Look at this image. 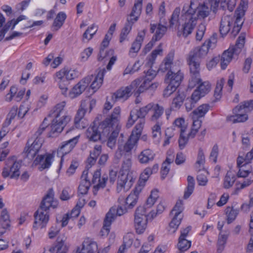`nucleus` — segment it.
<instances>
[{
  "label": "nucleus",
  "mask_w": 253,
  "mask_h": 253,
  "mask_svg": "<svg viewBox=\"0 0 253 253\" xmlns=\"http://www.w3.org/2000/svg\"><path fill=\"white\" fill-rule=\"evenodd\" d=\"M120 113V108L115 107L109 118H106L98 125L94 123L93 125L89 127L85 132L87 138L90 141L95 142L101 137H106L114 127H120L118 125Z\"/></svg>",
  "instance_id": "f257e3e1"
},
{
  "label": "nucleus",
  "mask_w": 253,
  "mask_h": 253,
  "mask_svg": "<svg viewBox=\"0 0 253 253\" xmlns=\"http://www.w3.org/2000/svg\"><path fill=\"white\" fill-rule=\"evenodd\" d=\"M220 0H191L190 4L184 5L182 11L198 18H205L208 16L210 11L214 12L218 6Z\"/></svg>",
  "instance_id": "f03ea898"
},
{
  "label": "nucleus",
  "mask_w": 253,
  "mask_h": 253,
  "mask_svg": "<svg viewBox=\"0 0 253 253\" xmlns=\"http://www.w3.org/2000/svg\"><path fill=\"white\" fill-rule=\"evenodd\" d=\"M57 202L54 201V191L52 188L49 189L43 198L39 208L34 213L35 221L33 228H42L47 224L49 215L48 210L50 208L55 209L57 207Z\"/></svg>",
  "instance_id": "7ed1b4c3"
},
{
  "label": "nucleus",
  "mask_w": 253,
  "mask_h": 253,
  "mask_svg": "<svg viewBox=\"0 0 253 253\" xmlns=\"http://www.w3.org/2000/svg\"><path fill=\"white\" fill-rule=\"evenodd\" d=\"M65 101L56 104L49 114V116L54 117L50 126L49 137L57 136L70 121L71 117L65 109Z\"/></svg>",
  "instance_id": "20e7f679"
},
{
  "label": "nucleus",
  "mask_w": 253,
  "mask_h": 253,
  "mask_svg": "<svg viewBox=\"0 0 253 253\" xmlns=\"http://www.w3.org/2000/svg\"><path fill=\"white\" fill-rule=\"evenodd\" d=\"M164 108L158 104L153 103H149L139 108V109H133L130 112L129 117L126 124L127 127H130L138 119V118H145L146 115L149 111H152L153 114L151 117L152 121H157L163 114Z\"/></svg>",
  "instance_id": "39448f33"
},
{
  "label": "nucleus",
  "mask_w": 253,
  "mask_h": 253,
  "mask_svg": "<svg viewBox=\"0 0 253 253\" xmlns=\"http://www.w3.org/2000/svg\"><path fill=\"white\" fill-rule=\"evenodd\" d=\"M245 41V35L241 34L238 37L236 44L225 51L222 54L221 57V67L225 69L228 64L230 62L234 55L237 56L241 51L244 46Z\"/></svg>",
  "instance_id": "423d86ee"
},
{
  "label": "nucleus",
  "mask_w": 253,
  "mask_h": 253,
  "mask_svg": "<svg viewBox=\"0 0 253 253\" xmlns=\"http://www.w3.org/2000/svg\"><path fill=\"white\" fill-rule=\"evenodd\" d=\"M249 108L253 109V100L245 101L240 103L239 105L233 109L234 115L227 117V120L232 121L234 124L246 121L248 117L246 110Z\"/></svg>",
  "instance_id": "0eeeda50"
},
{
  "label": "nucleus",
  "mask_w": 253,
  "mask_h": 253,
  "mask_svg": "<svg viewBox=\"0 0 253 253\" xmlns=\"http://www.w3.org/2000/svg\"><path fill=\"white\" fill-rule=\"evenodd\" d=\"M190 68L191 79L189 82V87L193 88L202 81L200 78V60L195 59L191 57H189L188 60Z\"/></svg>",
  "instance_id": "6e6552de"
},
{
  "label": "nucleus",
  "mask_w": 253,
  "mask_h": 253,
  "mask_svg": "<svg viewBox=\"0 0 253 253\" xmlns=\"http://www.w3.org/2000/svg\"><path fill=\"white\" fill-rule=\"evenodd\" d=\"M147 219L146 208L141 206L137 207L134 219V227L137 233L144 232L147 226Z\"/></svg>",
  "instance_id": "1a4fd4ad"
},
{
  "label": "nucleus",
  "mask_w": 253,
  "mask_h": 253,
  "mask_svg": "<svg viewBox=\"0 0 253 253\" xmlns=\"http://www.w3.org/2000/svg\"><path fill=\"white\" fill-rule=\"evenodd\" d=\"M137 137L134 136V132L130 135L128 139L124 145L119 144L115 157L120 160L123 156L131 155V150L137 142Z\"/></svg>",
  "instance_id": "9d476101"
},
{
  "label": "nucleus",
  "mask_w": 253,
  "mask_h": 253,
  "mask_svg": "<svg viewBox=\"0 0 253 253\" xmlns=\"http://www.w3.org/2000/svg\"><path fill=\"white\" fill-rule=\"evenodd\" d=\"M42 143L43 140H41L40 138L35 140H33V138L29 139L24 149L25 159H27L30 161H34L35 157L39 155L38 153L41 150Z\"/></svg>",
  "instance_id": "9b49d317"
},
{
  "label": "nucleus",
  "mask_w": 253,
  "mask_h": 253,
  "mask_svg": "<svg viewBox=\"0 0 253 253\" xmlns=\"http://www.w3.org/2000/svg\"><path fill=\"white\" fill-rule=\"evenodd\" d=\"M141 81L139 79H137L133 81L129 85L118 90L112 95V100L115 102L119 99H123L124 100L127 99L132 92L135 94L134 89L138 87Z\"/></svg>",
  "instance_id": "f8f14e48"
},
{
  "label": "nucleus",
  "mask_w": 253,
  "mask_h": 253,
  "mask_svg": "<svg viewBox=\"0 0 253 253\" xmlns=\"http://www.w3.org/2000/svg\"><path fill=\"white\" fill-rule=\"evenodd\" d=\"M141 81L139 79H137L133 81L129 85L118 90L112 95V100L115 102L119 99H123L124 100L127 99L132 92L135 94L134 89L138 87Z\"/></svg>",
  "instance_id": "ddd939ff"
},
{
  "label": "nucleus",
  "mask_w": 253,
  "mask_h": 253,
  "mask_svg": "<svg viewBox=\"0 0 253 253\" xmlns=\"http://www.w3.org/2000/svg\"><path fill=\"white\" fill-rule=\"evenodd\" d=\"M6 165V167L3 169L2 172L3 177L6 178L10 176L11 178H18L20 175L21 163L16 161L15 157H13L8 159Z\"/></svg>",
  "instance_id": "4468645a"
},
{
  "label": "nucleus",
  "mask_w": 253,
  "mask_h": 253,
  "mask_svg": "<svg viewBox=\"0 0 253 253\" xmlns=\"http://www.w3.org/2000/svg\"><path fill=\"white\" fill-rule=\"evenodd\" d=\"M183 13L182 17L185 20L184 24L182 26L181 31H179L177 33L178 36L181 35L184 37H187L189 35L191 34L197 24V20L196 18L187 13L185 11H182Z\"/></svg>",
  "instance_id": "2eb2a0df"
},
{
  "label": "nucleus",
  "mask_w": 253,
  "mask_h": 253,
  "mask_svg": "<svg viewBox=\"0 0 253 253\" xmlns=\"http://www.w3.org/2000/svg\"><path fill=\"white\" fill-rule=\"evenodd\" d=\"M183 79V74L179 68H172L166 74L165 78V83L178 87Z\"/></svg>",
  "instance_id": "dca6fc26"
},
{
  "label": "nucleus",
  "mask_w": 253,
  "mask_h": 253,
  "mask_svg": "<svg viewBox=\"0 0 253 253\" xmlns=\"http://www.w3.org/2000/svg\"><path fill=\"white\" fill-rule=\"evenodd\" d=\"M216 42V39L211 38L207 43L205 42L201 46L197 47L191 51L189 53V56L199 60L207 54L210 47L214 46Z\"/></svg>",
  "instance_id": "f3484780"
},
{
  "label": "nucleus",
  "mask_w": 253,
  "mask_h": 253,
  "mask_svg": "<svg viewBox=\"0 0 253 253\" xmlns=\"http://www.w3.org/2000/svg\"><path fill=\"white\" fill-rule=\"evenodd\" d=\"M93 76H87L81 80L70 91L69 97L71 98H75L80 95L88 86L92 80Z\"/></svg>",
  "instance_id": "a211bd4d"
},
{
  "label": "nucleus",
  "mask_w": 253,
  "mask_h": 253,
  "mask_svg": "<svg viewBox=\"0 0 253 253\" xmlns=\"http://www.w3.org/2000/svg\"><path fill=\"white\" fill-rule=\"evenodd\" d=\"M79 137V136H77L68 141L63 142L61 145L58 148L57 154L59 156H61L60 166H61L63 161V156L68 154L72 150L78 141Z\"/></svg>",
  "instance_id": "6ab92c4d"
},
{
  "label": "nucleus",
  "mask_w": 253,
  "mask_h": 253,
  "mask_svg": "<svg viewBox=\"0 0 253 253\" xmlns=\"http://www.w3.org/2000/svg\"><path fill=\"white\" fill-rule=\"evenodd\" d=\"M53 158V155L50 153H46L45 155H38L34 161H33V165L36 166L40 165L39 169L40 170L42 171L49 168L51 165Z\"/></svg>",
  "instance_id": "aec40b11"
},
{
  "label": "nucleus",
  "mask_w": 253,
  "mask_h": 253,
  "mask_svg": "<svg viewBox=\"0 0 253 253\" xmlns=\"http://www.w3.org/2000/svg\"><path fill=\"white\" fill-rule=\"evenodd\" d=\"M191 229V226H188L185 228L182 229L180 231V235L178 239L177 248L181 252H185L191 247V241L186 239V237Z\"/></svg>",
  "instance_id": "412c9836"
},
{
  "label": "nucleus",
  "mask_w": 253,
  "mask_h": 253,
  "mask_svg": "<svg viewBox=\"0 0 253 253\" xmlns=\"http://www.w3.org/2000/svg\"><path fill=\"white\" fill-rule=\"evenodd\" d=\"M116 218V216L115 215V207H112L106 213L104 219L103 226L101 230L102 236L107 235L109 234L110 229V227Z\"/></svg>",
  "instance_id": "4be33fe9"
},
{
  "label": "nucleus",
  "mask_w": 253,
  "mask_h": 253,
  "mask_svg": "<svg viewBox=\"0 0 253 253\" xmlns=\"http://www.w3.org/2000/svg\"><path fill=\"white\" fill-rule=\"evenodd\" d=\"M66 240V237L64 235L59 236L56 240V245L47 252H44L43 253H67L68 249L65 244Z\"/></svg>",
  "instance_id": "5701e85b"
},
{
  "label": "nucleus",
  "mask_w": 253,
  "mask_h": 253,
  "mask_svg": "<svg viewBox=\"0 0 253 253\" xmlns=\"http://www.w3.org/2000/svg\"><path fill=\"white\" fill-rule=\"evenodd\" d=\"M130 179L128 180V174L125 173L122 174L119 176L117 182V190L118 192H120L124 190V192L127 191L130 189L132 185V178L130 176Z\"/></svg>",
  "instance_id": "b1692460"
},
{
  "label": "nucleus",
  "mask_w": 253,
  "mask_h": 253,
  "mask_svg": "<svg viewBox=\"0 0 253 253\" xmlns=\"http://www.w3.org/2000/svg\"><path fill=\"white\" fill-rule=\"evenodd\" d=\"M234 17L226 15L222 17L220 22L219 32L222 37L226 36L230 30L231 25L233 24Z\"/></svg>",
  "instance_id": "393cba45"
},
{
  "label": "nucleus",
  "mask_w": 253,
  "mask_h": 253,
  "mask_svg": "<svg viewBox=\"0 0 253 253\" xmlns=\"http://www.w3.org/2000/svg\"><path fill=\"white\" fill-rule=\"evenodd\" d=\"M162 23L160 22L158 25L150 24L151 33H153L156 30V33L152 37L156 41L160 40L167 31V27L162 25Z\"/></svg>",
  "instance_id": "a878e982"
},
{
  "label": "nucleus",
  "mask_w": 253,
  "mask_h": 253,
  "mask_svg": "<svg viewBox=\"0 0 253 253\" xmlns=\"http://www.w3.org/2000/svg\"><path fill=\"white\" fill-rule=\"evenodd\" d=\"M102 147L101 145H96L93 150L90 151L89 157L87 159L86 171H88L93 165H94L96 161L97 158L101 154ZM88 172V171H87Z\"/></svg>",
  "instance_id": "bb28decb"
},
{
  "label": "nucleus",
  "mask_w": 253,
  "mask_h": 253,
  "mask_svg": "<svg viewBox=\"0 0 253 253\" xmlns=\"http://www.w3.org/2000/svg\"><path fill=\"white\" fill-rule=\"evenodd\" d=\"M155 156L154 152L150 149L142 151L138 156L139 162L141 164H146L152 161Z\"/></svg>",
  "instance_id": "cd10ccee"
},
{
  "label": "nucleus",
  "mask_w": 253,
  "mask_h": 253,
  "mask_svg": "<svg viewBox=\"0 0 253 253\" xmlns=\"http://www.w3.org/2000/svg\"><path fill=\"white\" fill-rule=\"evenodd\" d=\"M121 127H114L112 130L110 131V133L106 137H101L99 140H105L106 138L108 139L107 145L111 149L115 147L117 138L118 136Z\"/></svg>",
  "instance_id": "c85d7f7f"
},
{
  "label": "nucleus",
  "mask_w": 253,
  "mask_h": 253,
  "mask_svg": "<svg viewBox=\"0 0 253 253\" xmlns=\"http://www.w3.org/2000/svg\"><path fill=\"white\" fill-rule=\"evenodd\" d=\"M146 29H144L142 32L138 33L135 41L132 43L131 46L129 49V53L138 52L141 46L142 42L144 40Z\"/></svg>",
  "instance_id": "c756f323"
},
{
  "label": "nucleus",
  "mask_w": 253,
  "mask_h": 253,
  "mask_svg": "<svg viewBox=\"0 0 253 253\" xmlns=\"http://www.w3.org/2000/svg\"><path fill=\"white\" fill-rule=\"evenodd\" d=\"M88 172L84 170L81 176L82 181L78 187V192L82 195L87 194L90 186V182L87 179Z\"/></svg>",
  "instance_id": "7c9ffc66"
},
{
  "label": "nucleus",
  "mask_w": 253,
  "mask_h": 253,
  "mask_svg": "<svg viewBox=\"0 0 253 253\" xmlns=\"http://www.w3.org/2000/svg\"><path fill=\"white\" fill-rule=\"evenodd\" d=\"M142 0H135V2L132 9V11L129 14L130 18H128L129 20H131L134 22L138 20L142 11Z\"/></svg>",
  "instance_id": "2f4dec72"
},
{
  "label": "nucleus",
  "mask_w": 253,
  "mask_h": 253,
  "mask_svg": "<svg viewBox=\"0 0 253 253\" xmlns=\"http://www.w3.org/2000/svg\"><path fill=\"white\" fill-rule=\"evenodd\" d=\"M97 249L96 242L87 238L83 242L81 251L83 253H94Z\"/></svg>",
  "instance_id": "473e14b6"
},
{
  "label": "nucleus",
  "mask_w": 253,
  "mask_h": 253,
  "mask_svg": "<svg viewBox=\"0 0 253 253\" xmlns=\"http://www.w3.org/2000/svg\"><path fill=\"white\" fill-rule=\"evenodd\" d=\"M174 58V54L172 52L169 53L164 58L161 63L160 70L165 72L167 71L171 70L172 68H175L173 65V60Z\"/></svg>",
  "instance_id": "72a5a7b5"
},
{
  "label": "nucleus",
  "mask_w": 253,
  "mask_h": 253,
  "mask_svg": "<svg viewBox=\"0 0 253 253\" xmlns=\"http://www.w3.org/2000/svg\"><path fill=\"white\" fill-rule=\"evenodd\" d=\"M105 72L106 70L105 68L99 69L97 75L90 85V88L94 92L97 90L102 85Z\"/></svg>",
  "instance_id": "f704fd0d"
},
{
  "label": "nucleus",
  "mask_w": 253,
  "mask_h": 253,
  "mask_svg": "<svg viewBox=\"0 0 253 253\" xmlns=\"http://www.w3.org/2000/svg\"><path fill=\"white\" fill-rule=\"evenodd\" d=\"M198 84H199L198 87L194 91L197 92L198 95L201 98L210 92L211 86L210 83L207 81L204 82L201 81Z\"/></svg>",
  "instance_id": "c9c22d12"
},
{
  "label": "nucleus",
  "mask_w": 253,
  "mask_h": 253,
  "mask_svg": "<svg viewBox=\"0 0 253 253\" xmlns=\"http://www.w3.org/2000/svg\"><path fill=\"white\" fill-rule=\"evenodd\" d=\"M66 17V15L64 12H60L57 14L52 24L53 31H56L62 26Z\"/></svg>",
  "instance_id": "e433bc0d"
},
{
  "label": "nucleus",
  "mask_w": 253,
  "mask_h": 253,
  "mask_svg": "<svg viewBox=\"0 0 253 253\" xmlns=\"http://www.w3.org/2000/svg\"><path fill=\"white\" fill-rule=\"evenodd\" d=\"M200 99L197 91H194L190 98H187L185 103L186 109L187 111H191L195 107L196 104Z\"/></svg>",
  "instance_id": "4c0bfd02"
},
{
  "label": "nucleus",
  "mask_w": 253,
  "mask_h": 253,
  "mask_svg": "<svg viewBox=\"0 0 253 253\" xmlns=\"http://www.w3.org/2000/svg\"><path fill=\"white\" fill-rule=\"evenodd\" d=\"M134 23L131 20H129L128 18L127 19L125 27L122 30L120 35V42L121 43L126 39L127 36L131 31L132 26Z\"/></svg>",
  "instance_id": "58836bf2"
},
{
  "label": "nucleus",
  "mask_w": 253,
  "mask_h": 253,
  "mask_svg": "<svg viewBox=\"0 0 253 253\" xmlns=\"http://www.w3.org/2000/svg\"><path fill=\"white\" fill-rule=\"evenodd\" d=\"M210 106L207 104H204L199 106L191 113V116L194 119H199L204 117L209 110Z\"/></svg>",
  "instance_id": "ea45409f"
},
{
  "label": "nucleus",
  "mask_w": 253,
  "mask_h": 253,
  "mask_svg": "<svg viewBox=\"0 0 253 253\" xmlns=\"http://www.w3.org/2000/svg\"><path fill=\"white\" fill-rule=\"evenodd\" d=\"M185 99V95L183 93L177 92L176 96L173 99L170 110L176 111L181 107Z\"/></svg>",
  "instance_id": "a19ab883"
},
{
  "label": "nucleus",
  "mask_w": 253,
  "mask_h": 253,
  "mask_svg": "<svg viewBox=\"0 0 253 253\" xmlns=\"http://www.w3.org/2000/svg\"><path fill=\"white\" fill-rule=\"evenodd\" d=\"M174 217L169 224V232L174 233L181 223L182 216L180 214H173Z\"/></svg>",
  "instance_id": "79ce46f5"
},
{
  "label": "nucleus",
  "mask_w": 253,
  "mask_h": 253,
  "mask_svg": "<svg viewBox=\"0 0 253 253\" xmlns=\"http://www.w3.org/2000/svg\"><path fill=\"white\" fill-rule=\"evenodd\" d=\"M187 186L184 192L183 198L185 199H188L192 194L195 186V180L192 176L189 175L187 177Z\"/></svg>",
  "instance_id": "37998d69"
},
{
  "label": "nucleus",
  "mask_w": 253,
  "mask_h": 253,
  "mask_svg": "<svg viewBox=\"0 0 253 253\" xmlns=\"http://www.w3.org/2000/svg\"><path fill=\"white\" fill-rule=\"evenodd\" d=\"M236 180V176L231 171H227L224 179L223 186L226 189L231 187Z\"/></svg>",
  "instance_id": "c03bdc74"
},
{
  "label": "nucleus",
  "mask_w": 253,
  "mask_h": 253,
  "mask_svg": "<svg viewBox=\"0 0 253 253\" xmlns=\"http://www.w3.org/2000/svg\"><path fill=\"white\" fill-rule=\"evenodd\" d=\"M85 112L86 111L82 107L79 109L74 119L75 126L76 128L80 129L84 128V126L83 125H81L80 123L83 119Z\"/></svg>",
  "instance_id": "a18cd8bd"
},
{
  "label": "nucleus",
  "mask_w": 253,
  "mask_h": 253,
  "mask_svg": "<svg viewBox=\"0 0 253 253\" xmlns=\"http://www.w3.org/2000/svg\"><path fill=\"white\" fill-rule=\"evenodd\" d=\"M238 210L234 209L233 207H228L225 209V213L227 215V221L228 224L232 222L238 214Z\"/></svg>",
  "instance_id": "49530a36"
},
{
  "label": "nucleus",
  "mask_w": 253,
  "mask_h": 253,
  "mask_svg": "<svg viewBox=\"0 0 253 253\" xmlns=\"http://www.w3.org/2000/svg\"><path fill=\"white\" fill-rule=\"evenodd\" d=\"M163 52L162 44L160 43L157 49L154 50L151 54L150 57L147 63L148 67L151 68L152 65L154 64V61L157 57V56Z\"/></svg>",
  "instance_id": "de8ad7c7"
},
{
  "label": "nucleus",
  "mask_w": 253,
  "mask_h": 253,
  "mask_svg": "<svg viewBox=\"0 0 253 253\" xmlns=\"http://www.w3.org/2000/svg\"><path fill=\"white\" fill-rule=\"evenodd\" d=\"M150 82V81L145 79L140 85L139 84L138 85V87L136 89H134L135 95H138L140 93L143 92L144 90L149 88L151 85H152L153 84H151Z\"/></svg>",
  "instance_id": "09e8293b"
},
{
  "label": "nucleus",
  "mask_w": 253,
  "mask_h": 253,
  "mask_svg": "<svg viewBox=\"0 0 253 253\" xmlns=\"http://www.w3.org/2000/svg\"><path fill=\"white\" fill-rule=\"evenodd\" d=\"M227 238L228 236L227 235L219 234L217 244V252L218 253H221L223 251Z\"/></svg>",
  "instance_id": "8fccbe9b"
},
{
  "label": "nucleus",
  "mask_w": 253,
  "mask_h": 253,
  "mask_svg": "<svg viewBox=\"0 0 253 253\" xmlns=\"http://www.w3.org/2000/svg\"><path fill=\"white\" fill-rule=\"evenodd\" d=\"M46 121L47 119L45 118L38 130L35 132L33 137L31 138H33V140L37 139L38 138H40L41 140H43L42 138L40 136L47 126V123Z\"/></svg>",
  "instance_id": "3c124183"
},
{
  "label": "nucleus",
  "mask_w": 253,
  "mask_h": 253,
  "mask_svg": "<svg viewBox=\"0 0 253 253\" xmlns=\"http://www.w3.org/2000/svg\"><path fill=\"white\" fill-rule=\"evenodd\" d=\"M138 198L135 194H130L126 199V204L128 205V208L132 209L137 202Z\"/></svg>",
  "instance_id": "603ef678"
},
{
  "label": "nucleus",
  "mask_w": 253,
  "mask_h": 253,
  "mask_svg": "<svg viewBox=\"0 0 253 253\" xmlns=\"http://www.w3.org/2000/svg\"><path fill=\"white\" fill-rule=\"evenodd\" d=\"M153 173V170H151V168H146L143 172L141 174L139 182L141 183L143 182L145 184L146 181L148 179L149 176Z\"/></svg>",
  "instance_id": "864d4df0"
},
{
  "label": "nucleus",
  "mask_w": 253,
  "mask_h": 253,
  "mask_svg": "<svg viewBox=\"0 0 253 253\" xmlns=\"http://www.w3.org/2000/svg\"><path fill=\"white\" fill-rule=\"evenodd\" d=\"M138 119H140V121L135 126V134H134V136H137V140L141 135L145 124V118H138Z\"/></svg>",
  "instance_id": "5fc2aeb1"
},
{
  "label": "nucleus",
  "mask_w": 253,
  "mask_h": 253,
  "mask_svg": "<svg viewBox=\"0 0 253 253\" xmlns=\"http://www.w3.org/2000/svg\"><path fill=\"white\" fill-rule=\"evenodd\" d=\"M161 124L159 123L156 124L152 127V137L154 139H159L161 135Z\"/></svg>",
  "instance_id": "6e6d98bb"
},
{
  "label": "nucleus",
  "mask_w": 253,
  "mask_h": 253,
  "mask_svg": "<svg viewBox=\"0 0 253 253\" xmlns=\"http://www.w3.org/2000/svg\"><path fill=\"white\" fill-rule=\"evenodd\" d=\"M175 126L180 128V133L185 132L187 126L185 124V121L182 118H178L176 119L174 122Z\"/></svg>",
  "instance_id": "4d7b16f0"
},
{
  "label": "nucleus",
  "mask_w": 253,
  "mask_h": 253,
  "mask_svg": "<svg viewBox=\"0 0 253 253\" xmlns=\"http://www.w3.org/2000/svg\"><path fill=\"white\" fill-rule=\"evenodd\" d=\"M179 13L180 8H176L173 11V13L169 20L170 27H171L176 22H178Z\"/></svg>",
  "instance_id": "13d9d810"
},
{
  "label": "nucleus",
  "mask_w": 253,
  "mask_h": 253,
  "mask_svg": "<svg viewBox=\"0 0 253 253\" xmlns=\"http://www.w3.org/2000/svg\"><path fill=\"white\" fill-rule=\"evenodd\" d=\"M183 202L181 200H178L175 206L173 207V209L171 211V214H181L182 210H183Z\"/></svg>",
  "instance_id": "bf43d9fd"
},
{
  "label": "nucleus",
  "mask_w": 253,
  "mask_h": 253,
  "mask_svg": "<svg viewBox=\"0 0 253 253\" xmlns=\"http://www.w3.org/2000/svg\"><path fill=\"white\" fill-rule=\"evenodd\" d=\"M206 30V26L203 24H200L198 27L196 33V39L197 41L202 40Z\"/></svg>",
  "instance_id": "052dcab7"
},
{
  "label": "nucleus",
  "mask_w": 253,
  "mask_h": 253,
  "mask_svg": "<svg viewBox=\"0 0 253 253\" xmlns=\"http://www.w3.org/2000/svg\"><path fill=\"white\" fill-rule=\"evenodd\" d=\"M184 133L185 132L180 133L178 140L179 147L181 150L183 149L185 147L189 139L188 136H186Z\"/></svg>",
  "instance_id": "680f3d73"
},
{
  "label": "nucleus",
  "mask_w": 253,
  "mask_h": 253,
  "mask_svg": "<svg viewBox=\"0 0 253 253\" xmlns=\"http://www.w3.org/2000/svg\"><path fill=\"white\" fill-rule=\"evenodd\" d=\"M57 82L62 93L63 95H66L68 89V86L69 84V82L67 80L58 81Z\"/></svg>",
  "instance_id": "e2e57ef3"
},
{
  "label": "nucleus",
  "mask_w": 253,
  "mask_h": 253,
  "mask_svg": "<svg viewBox=\"0 0 253 253\" xmlns=\"http://www.w3.org/2000/svg\"><path fill=\"white\" fill-rule=\"evenodd\" d=\"M158 15L160 17V22L165 23V19L163 18L166 15L165 2L163 1L159 6Z\"/></svg>",
  "instance_id": "0e129e2a"
},
{
  "label": "nucleus",
  "mask_w": 253,
  "mask_h": 253,
  "mask_svg": "<svg viewBox=\"0 0 253 253\" xmlns=\"http://www.w3.org/2000/svg\"><path fill=\"white\" fill-rule=\"evenodd\" d=\"M177 87L169 84H168L167 87L163 91V95L164 97H168L176 91Z\"/></svg>",
  "instance_id": "69168bd1"
},
{
  "label": "nucleus",
  "mask_w": 253,
  "mask_h": 253,
  "mask_svg": "<svg viewBox=\"0 0 253 253\" xmlns=\"http://www.w3.org/2000/svg\"><path fill=\"white\" fill-rule=\"evenodd\" d=\"M205 158L203 151L201 148H200L198 152L197 160L196 161V165H198L199 166L201 165L203 166L205 164Z\"/></svg>",
  "instance_id": "338daca9"
},
{
  "label": "nucleus",
  "mask_w": 253,
  "mask_h": 253,
  "mask_svg": "<svg viewBox=\"0 0 253 253\" xmlns=\"http://www.w3.org/2000/svg\"><path fill=\"white\" fill-rule=\"evenodd\" d=\"M18 89L16 87L12 86L11 87L9 92L6 95L5 100L7 101H11L15 96Z\"/></svg>",
  "instance_id": "774afa93"
}]
</instances>
